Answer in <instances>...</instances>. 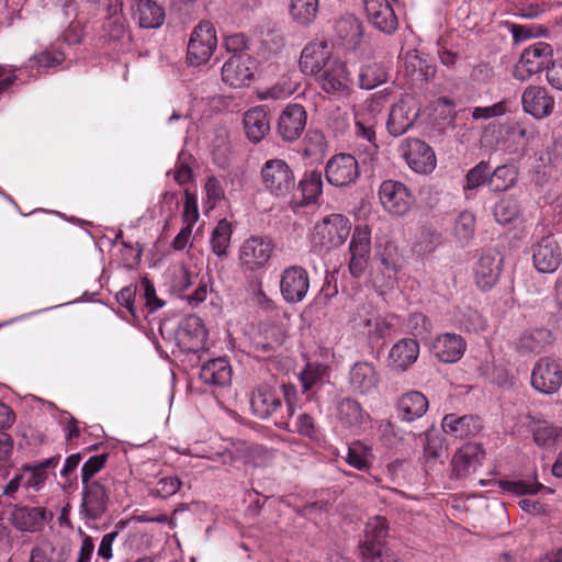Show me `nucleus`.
<instances>
[{
    "mask_svg": "<svg viewBox=\"0 0 562 562\" xmlns=\"http://www.w3.org/2000/svg\"><path fill=\"white\" fill-rule=\"evenodd\" d=\"M217 46L216 32L209 21H201L193 30L188 44V59L191 65L206 63Z\"/></svg>",
    "mask_w": 562,
    "mask_h": 562,
    "instance_id": "obj_10",
    "label": "nucleus"
},
{
    "mask_svg": "<svg viewBox=\"0 0 562 562\" xmlns=\"http://www.w3.org/2000/svg\"><path fill=\"white\" fill-rule=\"evenodd\" d=\"M182 482L178 476H164L157 481L155 486L150 490V495L168 498L175 495L181 487Z\"/></svg>",
    "mask_w": 562,
    "mask_h": 562,
    "instance_id": "obj_58",
    "label": "nucleus"
},
{
    "mask_svg": "<svg viewBox=\"0 0 562 562\" xmlns=\"http://www.w3.org/2000/svg\"><path fill=\"white\" fill-rule=\"evenodd\" d=\"M503 491L512 493L516 496L533 495L537 494L543 485L539 482L518 481H504L501 483Z\"/></svg>",
    "mask_w": 562,
    "mask_h": 562,
    "instance_id": "obj_57",
    "label": "nucleus"
},
{
    "mask_svg": "<svg viewBox=\"0 0 562 562\" xmlns=\"http://www.w3.org/2000/svg\"><path fill=\"white\" fill-rule=\"evenodd\" d=\"M436 67L426 58L420 57L415 52L408 53L405 58V75L407 76L411 86L414 88H422L435 77Z\"/></svg>",
    "mask_w": 562,
    "mask_h": 562,
    "instance_id": "obj_32",
    "label": "nucleus"
},
{
    "mask_svg": "<svg viewBox=\"0 0 562 562\" xmlns=\"http://www.w3.org/2000/svg\"><path fill=\"white\" fill-rule=\"evenodd\" d=\"M203 383L213 386H226L232 380V369L225 358H215L204 363L200 370Z\"/></svg>",
    "mask_w": 562,
    "mask_h": 562,
    "instance_id": "obj_36",
    "label": "nucleus"
},
{
    "mask_svg": "<svg viewBox=\"0 0 562 562\" xmlns=\"http://www.w3.org/2000/svg\"><path fill=\"white\" fill-rule=\"evenodd\" d=\"M386 535L385 518L376 516L368 520L364 529V540L360 546L364 562H385V559L395 562V555L383 548Z\"/></svg>",
    "mask_w": 562,
    "mask_h": 562,
    "instance_id": "obj_5",
    "label": "nucleus"
},
{
    "mask_svg": "<svg viewBox=\"0 0 562 562\" xmlns=\"http://www.w3.org/2000/svg\"><path fill=\"white\" fill-rule=\"evenodd\" d=\"M345 460L350 467L359 471H367L372 467L374 456L369 446L356 441L348 446Z\"/></svg>",
    "mask_w": 562,
    "mask_h": 562,
    "instance_id": "obj_41",
    "label": "nucleus"
},
{
    "mask_svg": "<svg viewBox=\"0 0 562 562\" xmlns=\"http://www.w3.org/2000/svg\"><path fill=\"white\" fill-rule=\"evenodd\" d=\"M387 72L385 67L379 63H371L363 66L359 74V87L361 89H373L385 82Z\"/></svg>",
    "mask_w": 562,
    "mask_h": 562,
    "instance_id": "obj_44",
    "label": "nucleus"
},
{
    "mask_svg": "<svg viewBox=\"0 0 562 562\" xmlns=\"http://www.w3.org/2000/svg\"><path fill=\"white\" fill-rule=\"evenodd\" d=\"M327 181L336 187H344L355 182L359 177V165L349 154H339L331 157L325 168Z\"/></svg>",
    "mask_w": 562,
    "mask_h": 562,
    "instance_id": "obj_20",
    "label": "nucleus"
},
{
    "mask_svg": "<svg viewBox=\"0 0 562 562\" xmlns=\"http://www.w3.org/2000/svg\"><path fill=\"white\" fill-rule=\"evenodd\" d=\"M375 252L379 257L381 265L384 268V271L387 273V277L391 279L396 273V260L394 258L395 247L393 244L389 243L385 245L384 249L381 250V244L379 241L375 243Z\"/></svg>",
    "mask_w": 562,
    "mask_h": 562,
    "instance_id": "obj_63",
    "label": "nucleus"
},
{
    "mask_svg": "<svg viewBox=\"0 0 562 562\" xmlns=\"http://www.w3.org/2000/svg\"><path fill=\"white\" fill-rule=\"evenodd\" d=\"M419 344L415 338H402L396 341L387 355L389 364L392 370L405 372L418 359Z\"/></svg>",
    "mask_w": 562,
    "mask_h": 562,
    "instance_id": "obj_26",
    "label": "nucleus"
},
{
    "mask_svg": "<svg viewBox=\"0 0 562 562\" xmlns=\"http://www.w3.org/2000/svg\"><path fill=\"white\" fill-rule=\"evenodd\" d=\"M192 161L193 157L191 155L186 153L179 154L172 175L180 186H184L193 180Z\"/></svg>",
    "mask_w": 562,
    "mask_h": 562,
    "instance_id": "obj_55",
    "label": "nucleus"
},
{
    "mask_svg": "<svg viewBox=\"0 0 562 562\" xmlns=\"http://www.w3.org/2000/svg\"><path fill=\"white\" fill-rule=\"evenodd\" d=\"M353 322L359 328H363L370 341H379L389 336L397 326L398 317L393 314L376 315L370 312L358 313Z\"/></svg>",
    "mask_w": 562,
    "mask_h": 562,
    "instance_id": "obj_22",
    "label": "nucleus"
},
{
    "mask_svg": "<svg viewBox=\"0 0 562 562\" xmlns=\"http://www.w3.org/2000/svg\"><path fill=\"white\" fill-rule=\"evenodd\" d=\"M339 419L348 427L361 426L369 415L363 412L361 405L353 398H342L337 406Z\"/></svg>",
    "mask_w": 562,
    "mask_h": 562,
    "instance_id": "obj_40",
    "label": "nucleus"
},
{
    "mask_svg": "<svg viewBox=\"0 0 562 562\" xmlns=\"http://www.w3.org/2000/svg\"><path fill=\"white\" fill-rule=\"evenodd\" d=\"M475 231V216L470 211H462L454 220L453 234L457 240L465 245L468 244Z\"/></svg>",
    "mask_w": 562,
    "mask_h": 562,
    "instance_id": "obj_47",
    "label": "nucleus"
},
{
    "mask_svg": "<svg viewBox=\"0 0 562 562\" xmlns=\"http://www.w3.org/2000/svg\"><path fill=\"white\" fill-rule=\"evenodd\" d=\"M274 245L272 240L263 236H250L239 247V261L243 269L258 271L268 265L272 257Z\"/></svg>",
    "mask_w": 562,
    "mask_h": 562,
    "instance_id": "obj_9",
    "label": "nucleus"
},
{
    "mask_svg": "<svg viewBox=\"0 0 562 562\" xmlns=\"http://www.w3.org/2000/svg\"><path fill=\"white\" fill-rule=\"evenodd\" d=\"M71 553L72 547L69 539L54 537L34 547L29 562H67Z\"/></svg>",
    "mask_w": 562,
    "mask_h": 562,
    "instance_id": "obj_23",
    "label": "nucleus"
},
{
    "mask_svg": "<svg viewBox=\"0 0 562 562\" xmlns=\"http://www.w3.org/2000/svg\"><path fill=\"white\" fill-rule=\"evenodd\" d=\"M465 349L467 342L463 337L453 333L440 334L431 344V352L445 363L459 361Z\"/></svg>",
    "mask_w": 562,
    "mask_h": 562,
    "instance_id": "obj_25",
    "label": "nucleus"
},
{
    "mask_svg": "<svg viewBox=\"0 0 562 562\" xmlns=\"http://www.w3.org/2000/svg\"><path fill=\"white\" fill-rule=\"evenodd\" d=\"M106 454H98L90 457L81 468V482L82 485H87L93 481V476L99 473L106 463Z\"/></svg>",
    "mask_w": 562,
    "mask_h": 562,
    "instance_id": "obj_62",
    "label": "nucleus"
},
{
    "mask_svg": "<svg viewBox=\"0 0 562 562\" xmlns=\"http://www.w3.org/2000/svg\"><path fill=\"white\" fill-rule=\"evenodd\" d=\"M408 327L415 337H424L431 330L429 318L422 313H414L408 318Z\"/></svg>",
    "mask_w": 562,
    "mask_h": 562,
    "instance_id": "obj_64",
    "label": "nucleus"
},
{
    "mask_svg": "<svg viewBox=\"0 0 562 562\" xmlns=\"http://www.w3.org/2000/svg\"><path fill=\"white\" fill-rule=\"evenodd\" d=\"M428 405V400L422 392L409 391L400 397L397 415L401 420L412 423L426 414Z\"/></svg>",
    "mask_w": 562,
    "mask_h": 562,
    "instance_id": "obj_33",
    "label": "nucleus"
},
{
    "mask_svg": "<svg viewBox=\"0 0 562 562\" xmlns=\"http://www.w3.org/2000/svg\"><path fill=\"white\" fill-rule=\"evenodd\" d=\"M112 485V479L104 476L82 486L79 514L86 522L99 520L106 513Z\"/></svg>",
    "mask_w": 562,
    "mask_h": 562,
    "instance_id": "obj_3",
    "label": "nucleus"
},
{
    "mask_svg": "<svg viewBox=\"0 0 562 562\" xmlns=\"http://www.w3.org/2000/svg\"><path fill=\"white\" fill-rule=\"evenodd\" d=\"M440 243V235L429 227H423L416 235L412 249L417 256H425L432 252Z\"/></svg>",
    "mask_w": 562,
    "mask_h": 562,
    "instance_id": "obj_49",
    "label": "nucleus"
},
{
    "mask_svg": "<svg viewBox=\"0 0 562 562\" xmlns=\"http://www.w3.org/2000/svg\"><path fill=\"white\" fill-rule=\"evenodd\" d=\"M335 31L342 44L349 49H356L362 40V24L353 14H345L335 23Z\"/></svg>",
    "mask_w": 562,
    "mask_h": 562,
    "instance_id": "obj_37",
    "label": "nucleus"
},
{
    "mask_svg": "<svg viewBox=\"0 0 562 562\" xmlns=\"http://www.w3.org/2000/svg\"><path fill=\"white\" fill-rule=\"evenodd\" d=\"M250 405L254 414L265 419L281 406V400L272 389L261 385L252 392Z\"/></svg>",
    "mask_w": 562,
    "mask_h": 562,
    "instance_id": "obj_38",
    "label": "nucleus"
},
{
    "mask_svg": "<svg viewBox=\"0 0 562 562\" xmlns=\"http://www.w3.org/2000/svg\"><path fill=\"white\" fill-rule=\"evenodd\" d=\"M317 11L318 0H291V15L300 24H310L316 18Z\"/></svg>",
    "mask_w": 562,
    "mask_h": 562,
    "instance_id": "obj_48",
    "label": "nucleus"
},
{
    "mask_svg": "<svg viewBox=\"0 0 562 562\" xmlns=\"http://www.w3.org/2000/svg\"><path fill=\"white\" fill-rule=\"evenodd\" d=\"M232 234V224L226 218L220 220L210 237L211 249L217 257L222 258L227 255Z\"/></svg>",
    "mask_w": 562,
    "mask_h": 562,
    "instance_id": "obj_42",
    "label": "nucleus"
},
{
    "mask_svg": "<svg viewBox=\"0 0 562 562\" xmlns=\"http://www.w3.org/2000/svg\"><path fill=\"white\" fill-rule=\"evenodd\" d=\"M348 381L353 393L370 395L378 391L380 373L372 362L357 361L349 369Z\"/></svg>",
    "mask_w": 562,
    "mask_h": 562,
    "instance_id": "obj_19",
    "label": "nucleus"
},
{
    "mask_svg": "<svg viewBox=\"0 0 562 562\" xmlns=\"http://www.w3.org/2000/svg\"><path fill=\"white\" fill-rule=\"evenodd\" d=\"M260 176L265 190L277 198L288 196L295 187L294 173L283 159L267 160Z\"/></svg>",
    "mask_w": 562,
    "mask_h": 562,
    "instance_id": "obj_4",
    "label": "nucleus"
},
{
    "mask_svg": "<svg viewBox=\"0 0 562 562\" xmlns=\"http://www.w3.org/2000/svg\"><path fill=\"white\" fill-rule=\"evenodd\" d=\"M379 199L384 210L395 216L406 215L414 203L409 189L395 180H385L381 183Z\"/></svg>",
    "mask_w": 562,
    "mask_h": 562,
    "instance_id": "obj_13",
    "label": "nucleus"
},
{
    "mask_svg": "<svg viewBox=\"0 0 562 562\" xmlns=\"http://www.w3.org/2000/svg\"><path fill=\"white\" fill-rule=\"evenodd\" d=\"M520 212L519 203L512 196L501 199L494 209V216L501 224H507L514 221Z\"/></svg>",
    "mask_w": 562,
    "mask_h": 562,
    "instance_id": "obj_51",
    "label": "nucleus"
},
{
    "mask_svg": "<svg viewBox=\"0 0 562 562\" xmlns=\"http://www.w3.org/2000/svg\"><path fill=\"white\" fill-rule=\"evenodd\" d=\"M13 452L14 440L12 436L5 431H0V475L3 477H8L14 468Z\"/></svg>",
    "mask_w": 562,
    "mask_h": 562,
    "instance_id": "obj_50",
    "label": "nucleus"
},
{
    "mask_svg": "<svg viewBox=\"0 0 562 562\" xmlns=\"http://www.w3.org/2000/svg\"><path fill=\"white\" fill-rule=\"evenodd\" d=\"M502 258L496 252L483 254L475 268L474 278L479 288L488 290L495 285L501 273Z\"/></svg>",
    "mask_w": 562,
    "mask_h": 562,
    "instance_id": "obj_31",
    "label": "nucleus"
},
{
    "mask_svg": "<svg viewBox=\"0 0 562 562\" xmlns=\"http://www.w3.org/2000/svg\"><path fill=\"white\" fill-rule=\"evenodd\" d=\"M204 191L206 204L210 209L215 207L225 198V189L221 180L215 176L207 177Z\"/></svg>",
    "mask_w": 562,
    "mask_h": 562,
    "instance_id": "obj_60",
    "label": "nucleus"
},
{
    "mask_svg": "<svg viewBox=\"0 0 562 562\" xmlns=\"http://www.w3.org/2000/svg\"><path fill=\"white\" fill-rule=\"evenodd\" d=\"M518 177L514 166H498L488 178V186L493 191H505L512 188Z\"/></svg>",
    "mask_w": 562,
    "mask_h": 562,
    "instance_id": "obj_46",
    "label": "nucleus"
},
{
    "mask_svg": "<svg viewBox=\"0 0 562 562\" xmlns=\"http://www.w3.org/2000/svg\"><path fill=\"white\" fill-rule=\"evenodd\" d=\"M398 151L407 166L418 175H430L437 167L434 149L419 138L403 139Z\"/></svg>",
    "mask_w": 562,
    "mask_h": 562,
    "instance_id": "obj_6",
    "label": "nucleus"
},
{
    "mask_svg": "<svg viewBox=\"0 0 562 562\" xmlns=\"http://www.w3.org/2000/svg\"><path fill=\"white\" fill-rule=\"evenodd\" d=\"M244 128L247 138L257 144L270 131V122L265 108H249L244 114Z\"/></svg>",
    "mask_w": 562,
    "mask_h": 562,
    "instance_id": "obj_35",
    "label": "nucleus"
},
{
    "mask_svg": "<svg viewBox=\"0 0 562 562\" xmlns=\"http://www.w3.org/2000/svg\"><path fill=\"white\" fill-rule=\"evenodd\" d=\"M533 441L541 448H553L562 439V428L542 422L532 429Z\"/></svg>",
    "mask_w": 562,
    "mask_h": 562,
    "instance_id": "obj_43",
    "label": "nucleus"
},
{
    "mask_svg": "<svg viewBox=\"0 0 562 562\" xmlns=\"http://www.w3.org/2000/svg\"><path fill=\"white\" fill-rule=\"evenodd\" d=\"M419 116L417 108H391L386 128L389 133L398 137L405 134Z\"/></svg>",
    "mask_w": 562,
    "mask_h": 562,
    "instance_id": "obj_39",
    "label": "nucleus"
},
{
    "mask_svg": "<svg viewBox=\"0 0 562 562\" xmlns=\"http://www.w3.org/2000/svg\"><path fill=\"white\" fill-rule=\"evenodd\" d=\"M132 16L143 29H158L165 21V10L154 0H132Z\"/></svg>",
    "mask_w": 562,
    "mask_h": 562,
    "instance_id": "obj_29",
    "label": "nucleus"
},
{
    "mask_svg": "<svg viewBox=\"0 0 562 562\" xmlns=\"http://www.w3.org/2000/svg\"><path fill=\"white\" fill-rule=\"evenodd\" d=\"M310 290L308 272L301 266H290L280 276V293L290 304L302 302Z\"/></svg>",
    "mask_w": 562,
    "mask_h": 562,
    "instance_id": "obj_15",
    "label": "nucleus"
},
{
    "mask_svg": "<svg viewBox=\"0 0 562 562\" xmlns=\"http://www.w3.org/2000/svg\"><path fill=\"white\" fill-rule=\"evenodd\" d=\"M458 325L468 331H481L485 329L486 322L483 316L475 310L467 307L456 315Z\"/></svg>",
    "mask_w": 562,
    "mask_h": 562,
    "instance_id": "obj_52",
    "label": "nucleus"
},
{
    "mask_svg": "<svg viewBox=\"0 0 562 562\" xmlns=\"http://www.w3.org/2000/svg\"><path fill=\"white\" fill-rule=\"evenodd\" d=\"M553 49L546 42H537L524 49L515 68L516 77L525 80L531 75L548 70L552 63Z\"/></svg>",
    "mask_w": 562,
    "mask_h": 562,
    "instance_id": "obj_11",
    "label": "nucleus"
},
{
    "mask_svg": "<svg viewBox=\"0 0 562 562\" xmlns=\"http://www.w3.org/2000/svg\"><path fill=\"white\" fill-rule=\"evenodd\" d=\"M299 67L304 75L314 77L323 91L334 99L348 94L346 64L335 54L330 42L316 40L306 44L301 52Z\"/></svg>",
    "mask_w": 562,
    "mask_h": 562,
    "instance_id": "obj_1",
    "label": "nucleus"
},
{
    "mask_svg": "<svg viewBox=\"0 0 562 562\" xmlns=\"http://www.w3.org/2000/svg\"><path fill=\"white\" fill-rule=\"evenodd\" d=\"M531 385L543 394L555 393L562 385V370L550 358H541L531 372Z\"/></svg>",
    "mask_w": 562,
    "mask_h": 562,
    "instance_id": "obj_21",
    "label": "nucleus"
},
{
    "mask_svg": "<svg viewBox=\"0 0 562 562\" xmlns=\"http://www.w3.org/2000/svg\"><path fill=\"white\" fill-rule=\"evenodd\" d=\"M105 36L111 41H120L126 35L125 19L122 14L114 12L103 24Z\"/></svg>",
    "mask_w": 562,
    "mask_h": 562,
    "instance_id": "obj_56",
    "label": "nucleus"
},
{
    "mask_svg": "<svg viewBox=\"0 0 562 562\" xmlns=\"http://www.w3.org/2000/svg\"><path fill=\"white\" fill-rule=\"evenodd\" d=\"M371 255V229L368 225H356L349 243V272L360 278L368 268Z\"/></svg>",
    "mask_w": 562,
    "mask_h": 562,
    "instance_id": "obj_12",
    "label": "nucleus"
},
{
    "mask_svg": "<svg viewBox=\"0 0 562 562\" xmlns=\"http://www.w3.org/2000/svg\"><path fill=\"white\" fill-rule=\"evenodd\" d=\"M175 339L181 352L195 353L201 350L206 339L202 319L195 315L183 319L176 330Z\"/></svg>",
    "mask_w": 562,
    "mask_h": 562,
    "instance_id": "obj_18",
    "label": "nucleus"
},
{
    "mask_svg": "<svg viewBox=\"0 0 562 562\" xmlns=\"http://www.w3.org/2000/svg\"><path fill=\"white\" fill-rule=\"evenodd\" d=\"M350 231L349 218L342 214L333 213L314 225V237L326 248H337L347 240Z\"/></svg>",
    "mask_w": 562,
    "mask_h": 562,
    "instance_id": "obj_7",
    "label": "nucleus"
},
{
    "mask_svg": "<svg viewBox=\"0 0 562 562\" xmlns=\"http://www.w3.org/2000/svg\"><path fill=\"white\" fill-rule=\"evenodd\" d=\"M441 427L448 435L456 438H465L477 434L482 425L479 417L473 415L448 414L443 417Z\"/></svg>",
    "mask_w": 562,
    "mask_h": 562,
    "instance_id": "obj_34",
    "label": "nucleus"
},
{
    "mask_svg": "<svg viewBox=\"0 0 562 562\" xmlns=\"http://www.w3.org/2000/svg\"><path fill=\"white\" fill-rule=\"evenodd\" d=\"M490 168L486 161H481L472 169H470L465 177L464 191L475 190L483 186L485 182L488 183Z\"/></svg>",
    "mask_w": 562,
    "mask_h": 562,
    "instance_id": "obj_54",
    "label": "nucleus"
},
{
    "mask_svg": "<svg viewBox=\"0 0 562 562\" xmlns=\"http://www.w3.org/2000/svg\"><path fill=\"white\" fill-rule=\"evenodd\" d=\"M522 105H552L553 100L547 89L539 86L528 87L521 95Z\"/></svg>",
    "mask_w": 562,
    "mask_h": 562,
    "instance_id": "obj_61",
    "label": "nucleus"
},
{
    "mask_svg": "<svg viewBox=\"0 0 562 562\" xmlns=\"http://www.w3.org/2000/svg\"><path fill=\"white\" fill-rule=\"evenodd\" d=\"M553 341L552 333L547 328L525 330L514 341V348L520 356L542 352Z\"/></svg>",
    "mask_w": 562,
    "mask_h": 562,
    "instance_id": "obj_30",
    "label": "nucleus"
},
{
    "mask_svg": "<svg viewBox=\"0 0 562 562\" xmlns=\"http://www.w3.org/2000/svg\"><path fill=\"white\" fill-rule=\"evenodd\" d=\"M58 462L59 457H52L34 464H23L2 487V495L14 498L20 488L41 491L48 479L47 470L56 468Z\"/></svg>",
    "mask_w": 562,
    "mask_h": 562,
    "instance_id": "obj_2",
    "label": "nucleus"
},
{
    "mask_svg": "<svg viewBox=\"0 0 562 562\" xmlns=\"http://www.w3.org/2000/svg\"><path fill=\"white\" fill-rule=\"evenodd\" d=\"M327 367L321 363H307L300 373V381L305 392L312 390L325 375Z\"/></svg>",
    "mask_w": 562,
    "mask_h": 562,
    "instance_id": "obj_53",
    "label": "nucleus"
},
{
    "mask_svg": "<svg viewBox=\"0 0 562 562\" xmlns=\"http://www.w3.org/2000/svg\"><path fill=\"white\" fill-rule=\"evenodd\" d=\"M52 519L53 514L46 508L26 505H15L9 518L16 530L31 533L42 531Z\"/></svg>",
    "mask_w": 562,
    "mask_h": 562,
    "instance_id": "obj_17",
    "label": "nucleus"
},
{
    "mask_svg": "<svg viewBox=\"0 0 562 562\" xmlns=\"http://www.w3.org/2000/svg\"><path fill=\"white\" fill-rule=\"evenodd\" d=\"M271 458L269 450L262 446L251 445L246 441L232 442L223 451L216 452L212 460H218L223 464L234 465L241 461L252 467H262Z\"/></svg>",
    "mask_w": 562,
    "mask_h": 562,
    "instance_id": "obj_8",
    "label": "nucleus"
},
{
    "mask_svg": "<svg viewBox=\"0 0 562 562\" xmlns=\"http://www.w3.org/2000/svg\"><path fill=\"white\" fill-rule=\"evenodd\" d=\"M484 458V450L477 443L469 442L462 446L452 458V473L456 477H463L474 472Z\"/></svg>",
    "mask_w": 562,
    "mask_h": 562,
    "instance_id": "obj_27",
    "label": "nucleus"
},
{
    "mask_svg": "<svg viewBox=\"0 0 562 562\" xmlns=\"http://www.w3.org/2000/svg\"><path fill=\"white\" fill-rule=\"evenodd\" d=\"M306 121L304 108H284L279 116L278 132L283 140L293 142L302 135Z\"/></svg>",
    "mask_w": 562,
    "mask_h": 562,
    "instance_id": "obj_28",
    "label": "nucleus"
},
{
    "mask_svg": "<svg viewBox=\"0 0 562 562\" xmlns=\"http://www.w3.org/2000/svg\"><path fill=\"white\" fill-rule=\"evenodd\" d=\"M292 431L311 440L319 439L318 427L316 426L314 418L306 413H302L296 417Z\"/></svg>",
    "mask_w": 562,
    "mask_h": 562,
    "instance_id": "obj_59",
    "label": "nucleus"
},
{
    "mask_svg": "<svg viewBox=\"0 0 562 562\" xmlns=\"http://www.w3.org/2000/svg\"><path fill=\"white\" fill-rule=\"evenodd\" d=\"M562 261V247L553 234L541 237L532 246V262L540 273H553Z\"/></svg>",
    "mask_w": 562,
    "mask_h": 562,
    "instance_id": "obj_16",
    "label": "nucleus"
},
{
    "mask_svg": "<svg viewBox=\"0 0 562 562\" xmlns=\"http://www.w3.org/2000/svg\"><path fill=\"white\" fill-rule=\"evenodd\" d=\"M364 10L371 25L385 34H393L398 20L387 0H364Z\"/></svg>",
    "mask_w": 562,
    "mask_h": 562,
    "instance_id": "obj_24",
    "label": "nucleus"
},
{
    "mask_svg": "<svg viewBox=\"0 0 562 562\" xmlns=\"http://www.w3.org/2000/svg\"><path fill=\"white\" fill-rule=\"evenodd\" d=\"M257 68V60L249 54L232 55L222 66V80L233 88L248 85Z\"/></svg>",
    "mask_w": 562,
    "mask_h": 562,
    "instance_id": "obj_14",
    "label": "nucleus"
},
{
    "mask_svg": "<svg viewBox=\"0 0 562 562\" xmlns=\"http://www.w3.org/2000/svg\"><path fill=\"white\" fill-rule=\"evenodd\" d=\"M299 188L306 204L315 202L323 192L322 172L316 170L306 172L300 181Z\"/></svg>",
    "mask_w": 562,
    "mask_h": 562,
    "instance_id": "obj_45",
    "label": "nucleus"
}]
</instances>
